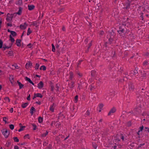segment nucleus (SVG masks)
<instances>
[{"instance_id": "obj_1", "label": "nucleus", "mask_w": 149, "mask_h": 149, "mask_svg": "<svg viewBox=\"0 0 149 149\" xmlns=\"http://www.w3.org/2000/svg\"><path fill=\"white\" fill-rule=\"evenodd\" d=\"M139 104L135 108L132 112L134 115L136 114L138 112H140L141 107H139Z\"/></svg>"}, {"instance_id": "obj_2", "label": "nucleus", "mask_w": 149, "mask_h": 149, "mask_svg": "<svg viewBox=\"0 0 149 149\" xmlns=\"http://www.w3.org/2000/svg\"><path fill=\"white\" fill-rule=\"evenodd\" d=\"M1 131L4 136L6 138H7L9 135V132H8L7 130L4 129L2 130Z\"/></svg>"}, {"instance_id": "obj_3", "label": "nucleus", "mask_w": 149, "mask_h": 149, "mask_svg": "<svg viewBox=\"0 0 149 149\" xmlns=\"http://www.w3.org/2000/svg\"><path fill=\"white\" fill-rule=\"evenodd\" d=\"M7 16L6 20L8 22H9L12 20L13 18V15L12 14L8 13Z\"/></svg>"}, {"instance_id": "obj_4", "label": "nucleus", "mask_w": 149, "mask_h": 149, "mask_svg": "<svg viewBox=\"0 0 149 149\" xmlns=\"http://www.w3.org/2000/svg\"><path fill=\"white\" fill-rule=\"evenodd\" d=\"M28 24L26 22H24L23 24H21L19 26L20 28L23 30L25 29L28 26Z\"/></svg>"}, {"instance_id": "obj_5", "label": "nucleus", "mask_w": 149, "mask_h": 149, "mask_svg": "<svg viewBox=\"0 0 149 149\" xmlns=\"http://www.w3.org/2000/svg\"><path fill=\"white\" fill-rule=\"evenodd\" d=\"M124 29H123L121 27H120L119 28V29L118 31V32L120 36H123L124 35Z\"/></svg>"}, {"instance_id": "obj_6", "label": "nucleus", "mask_w": 149, "mask_h": 149, "mask_svg": "<svg viewBox=\"0 0 149 149\" xmlns=\"http://www.w3.org/2000/svg\"><path fill=\"white\" fill-rule=\"evenodd\" d=\"M128 88L130 91H132L134 89V85L132 83H130L129 84Z\"/></svg>"}, {"instance_id": "obj_7", "label": "nucleus", "mask_w": 149, "mask_h": 149, "mask_svg": "<svg viewBox=\"0 0 149 149\" xmlns=\"http://www.w3.org/2000/svg\"><path fill=\"white\" fill-rule=\"evenodd\" d=\"M9 80L12 85L14 84V77L13 75H10L9 77Z\"/></svg>"}, {"instance_id": "obj_8", "label": "nucleus", "mask_w": 149, "mask_h": 149, "mask_svg": "<svg viewBox=\"0 0 149 149\" xmlns=\"http://www.w3.org/2000/svg\"><path fill=\"white\" fill-rule=\"evenodd\" d=\"M44 86V84L42 81H40L38 84V87L40 89H41Z\"/></svg>"}, {"instance_id": "obj_9", "label": "nucleus", "mask_w": 149, "mask_h": 149, "mask_svg": "<svg viewBox=\"0 0 149 149\" xmlns=\"http://www.w3.org/2000/svg\"><path fill=\"white\" fill-rule=\"evenodd\" d=\"M116 111V109L115 108H113L110 110L109 113H108V115L110 116L111 114L112 113H114Z\"/></svg>"}, {"instance_id": "obj_10", "label": "nucleus", "mask_w": 149, "mask_h": 149, "mask_svg": "<svg viewBox=\"0 0 149 149\" xmlns=\"http://www.w3.org/2000/svg\"><path fill=\"white\" fill-rule=\"evenodd\" d=\"M21 40L20 39H17L16 41V44L18 47H20L21 45Z\"/></svg>"}, {"instance_id": "obj_11", "label": "nucleus", "mask_w": 149, "mask_h": 149, "mask_svg": "<svg viewBox=\"0 0 149 149\" xmlns=\"http://www.w3.org/2000/svg\"><path fill=\"white\" fill-rule=\"evenodd\" d=\"M69 79L72 80L74 77V75L73 73L72 72H70L69 73Z\"/></svg>"}, {"instance_id": "obj_12", "label": "nucleus", "mask_w": 149, "mask_h": 149, "mask_svg": "<svg viewBox=\"0 0 149 149\" xmlns=\"http://www.w3.org/2000/svg\"><path fill=\"white\" fill-rule=\"evenodd\" d=\"M32 65V63L29 62L27 63L26 64V68H30Z\"/></svg>"}, {"instance_id": "obj_13", "label": "nucleus", "mask_w": 149, "mask_h": 149, "mask_svg": "<svg viewBox=\"0 0 149 149\" xmlns=\"http://www.w3.org/2000/svg\"><path fill=\"white\" fill-rule=\"evenodd\" d=\"M35 109L33 107H32L31 108L30 111V113L31 115H33L34 111H35Z\"/></svg>"}, {"instance_id": "obj_14", "label": "nucleus", "mask_w": 149, "mask_h": 149, "mask_svg": "<svg viewBox=\"0 0 149 149\" xmlns=\"http://www.w3.org/2000/svg\"><path fill=\"white\" fill-rule=\"evenodd\" d=\"M28 9L29 10H31L35 8V6L33 5H29L28 6Z\"/></svg>"}, {"instance_id": "obj_15", "label": "nucleus", "mask_w": 149, "mask_h": 149, "mask_svg": "<svg viewBox=\"0 0 149 149\" xmlns=\"http://www.w3.org/2000/svg\"><path fill=\"white\" fill-rule=\"evenodd\" d=\"M28 103H23L21 105L22 107L23 108H26L28 105Z\"/></svg>"}, {"instance_id": "obj_16", "label": "nucleus", "mask_w": 149, "mask_h": 149, "mask_svg": "<svg viewBox=\"0 0 149 149\" xmlns=\"http://www.w3.org/2000/svg\"><path fill=\"white\" fill-rule=\"evenodd\" d=\"M22 3V0H18L16 2V3L19 6L21 5Z\"/></svg>"}, {"instance_id": "obj_17", "label": "nucleus", "mask_w": 149, "mask_h": 149, "mask_svg": "<svg viewBox=\"0 0 149 149\" xmlns=\"http://www.w3.org/2000/svg\"><path fill=\"white\" fill-rule=\"evenodd\" d=\"M22 9V8L21 7H19V11L17 13V14L19 15H20L21 14Z\"/></svg>"}, {"instance_id": "obj_18", "label": "nucleus", "mask_w": 149, "mask_h": 149, "mask_svg": "<svg viewBox=\"0 0 149 149\" xmlns=\"http://www.w3.org/2000/svg\"><path fill=\"white\" fill-rule=\"evenodd\" d=\"M9 37L10 38V40L11 41V42L12 43H14L15 42V40L14 38L12 37L11 35H10Z\"/></svg>"}, {"instance_id": "obj_19", "label": "nucleus", "mask_w": 149, "mask_h": 149, "mask_svg": "<svg viewBox=\"0 0 149 149\" xmlns=\"http://www.w3.org/2000/svg\"><path fill=\"white\" fill-rule=\"evenodd\" d=\"M48 132L47 131H46V132L41 134V136L42 137H45L48 134Z\"/></svg>"}, {"instance_id": "obj_20", "label": "nucleus", "mask_w": 149, "mask_h": 149, "mask_svg": "<svg viewBox=\"0 0 149 149\" xmlns=\"http://www.w3.org/2000/svg\"><path fill=\"white\" fill-rule=\"evenodd\" d=\"M35 95H36V96L37 97H40V98H42V95L40 93H35Z\"/></svg>"}, {"instance_id": "obj_21", "label": "nucleus", "mask_w": 149, "mask_h": 149, "mask_svg": "<svg viewBox=\"0 0 149 149\" xmlns=\"http://www.w3.org/2000/svg\"><path fill=\"white\" fill-rule=\"evenodd\" d=\"M25 127H26L25 126H21L20 127V128L19 130L18 131L19 132H20L21 131L23 130L24 128H25Z\"/></svg>"}, {"instance_id": "obj_22", "label": "nucleus", "mask_w": 149, "mask_h": 149, "mask_svg": "<svg viewBox=\"0 0 149 149\" xmlns=\"http://www.w3.org/2000/svg\"><path fill=\"white\" fill-rule=\"evenodd\" d=\"M32 32V31L31 30L30 28H28L27 30V35H29Z\"/></svg>"}, {"instance_id": "obj_23", "label": "nucleus", "mask_w": 149, "mask_h": 149, "mask_svg": "<svg viewBox=\"0 0 149 149\" xmlns=\"http://www.w3.org/2000/svg\"><path fill=\"white\" fill-rule=\"evenodd\" d=\"M46 69V67L45 65H42L41 66L40 68V70H45Z\"/></svg>"}, {"instance_id": "obj_24", "label": "nucleus", "mask_w": 149, "mask_h": 149, "mask_svg": "<svg viewBox=\"0 0 149 149\" xmlns=\"http://www.w3.org/2000/svg\"><path fill=\"white\" fill-rule=\"evenodd\" d=\"M17 83L18 84L19 86V89H21L22 88H23L24 85L22 84L20 82H19V81H17Z\"/></svg>"}, {"instance_id": "obj_25", "label": "nucleus", "mask_w": 149, "mask_h": 149, "mask_svg": "<svg viewBox=\"0 0 149 149\" xmlns=\"http://www.w3.org/2000/svg\"><path fill=\"white\" fill-rule=\"evenodd\" d=\"M13 139L15 142H19V139L17 137H14L13 138Z\"/></svg>"}, {"instance_id": "obj_26", "label": "nucleus", "mask_w": 149, "mask_h": 149, "mask_svg": "<svg viewBox=\"0 0 149 149\" xmlns=\"http://www.w3.org/2000/svg\"><path fill=\"white\" fill-rule=\"evenodd\" d=\"M10 33L11 35H12L13 36H15L17 35V33L15 31H12Z\"/></svg>"}, {"instance_id": "obj_27", "label": "nucleus", "mask_w": 149, "mask_h": 149, "mask_svg": "<svg viewBox=\"0 0 149 149\" xmlns=\"http://www.w3.org/2000/svg\"><path fill=\"white\" fill-rule=\"evenodd\" d=\"M49 110L52 112L54 111V107L53 105H52L50 106Z\"/></svg>"}, {"instance_id": "obj_28", "label": "nucleus", "mask_w": 149, "mask_h": 149, "mask_svg": "<svg viewBox=\"0 0 149 149\" xmlns=\"http://www.w3.org/2000/svg\"><path fill=\"white\" fill-rule=\"evenodd\" d=\"M52 145L50 144H49L48 146L45 149H51L52 148Z\"/></svg>"}, {"instance_id": "obj_29", "label": "nucleus", "mask_w": 149, "mask_h": 149, "mask_svg": "<svg viewBox=\"0 0 149 149\" xmlns=\"http://www.w3.org/2000/svg\"><path fill=\"white\" fill-rule=\"evenodd\" d=\"M39 122L41 123L42 122L43 119L41 117H39L38 118Z\"/></svg>"}, {"instance_id": "obj_30", "label": "nucleus", "mask_w": 149, "mask_h": 149, "mask_svg": "<svg viewBox=\"0 0 149 149\" xmlns=\"http://www.w3.org/2000/svg\"><path fill=\"white\" fill-rule=\"evenodd\" d=\"M140 15H141V16H140V17L141 18L142 20H143L144 19L143 18V13H141L140 14Z\"/></svg>"}, {"instance_id": "obj_31", "label": "nucleus", "mask_w": 149, "mask_h": 149, "mask_svg": "<svg viewBox=\"0 0 149 149\" xmlns=\"http://www.w3.org/2000/svg\"><path fill=\"white\" fill-rule=\"evenodd\" d=\"M52 51L53 52H54L55 51V46H54V45L53 44H52Z\"/></svg>"}, {"instance_id": "obj_32", "label": "nucleus", "mask_w": 149, "mask_h": 149, "mask_svg": "<svg viewBox=\"0 0 149 149\" xmlns=\"http://www.w3.org/2000/svg\"><path fill=\"white\" fill-rule=\"evenodd\" d=\"M39 66L40 65L39 63H36L35 66V69H38L39 68Z\"/></svg>"}, {"instance_id": "obj_33", "label": "nucleus", "mask_w": 149, "mask_h": 149, "mask_svg": "<svg viewBox=\"0 0 149 149\" xmlns=\"http://www.w3.org/2000/svg\"><path fill=\"white\" fill-rule=\"evenodd\" d=\"M10 128L12 130H13L14 128V125L13 124L10 125H9Z\"/></svg>"}, {"instance_id": "obj_34", "label": "nucleus", "mask_w": 149, "mask_h": 149, "mask_svg": "<svg viewBox=\"0 0 149 149\" xmlns=\"http://www.w3.org/2000/svg\"><path fill=\"white\" fill-rule=\"evenodd\" d=\"M25 79L26 81H29L30 83V82H31V79L29 78L28 77H25Z\"/></svg>"}, {"instance_id": "obj_35", "label": "nucleus", "mask_w": 149, "mask_h": 149, "mask_svg": "<svg viewBox=\"0 0 149 149\" xmlns=\"http://www.w3.org/2000/svg\"><path fill=\"white\" fill-rule=\"evenodd\" d=\"M32 126L33 127V130H36V128H37V126L36 125L34 124H32Z\"/></svg>"}, {"instance_id": "obj_36", "label": "nucleus", "mask_w": 149, "mask_h": 149, "mask_svg": "<svg viewBox=\"0 0 149 149\" xmlns=\"http://www.w3.org/2000/svg\"><path fill=\"white\" fill-rule=\"evenodd\" d=\"M13 53L12 51H9L8 52V54L10 56H11L13 55Z\"/></svg>"}, {"instance_id": "obj_37", "label": "nucleus", "mask_w": 149, "mask_h": 149, "mask_svg": "<svg viewBox=\"0 0 149 149\" xmlns=\"http://www.w3.org/2000/svg\"><path fill=\"white\" fill-rule=\"evenodd\" d=\"M12 66L13 67H14L15 69H18L19 68L18 66L16 65H13Z\"/></svg>"}, {"instance_id": "obj_38", "label": "nucleus", "mask_w": 149, "mask_h": 149, "mask_svg": "<svg viewBox=\"0 0 149 149\" xmlns=\"http://www.w3.org/2000/svg\"><path fill=\"white\" fill-rule=\"evenodd\" d=\"M127 125L128 127L132 125L131 122L129 121L127 123Z\"/></svg>"}, {"instance_id": "obj_39", "label": "nucleus", "mask_w": 149, "mask_h": 149, "mask_svg": "<svg viewBox=\"0 0 149 149\" xmlns=\"http://www.w3.org/2000/svg\"><path fill=\"white\" fill-rule=\"evenodd\" d=\"M120 141V140L119 138H116L114 139V142L118 143Z\"/></svg>"}, {"instance_id": "obj_40", "label": "nucleus", "mask_w": 149, "mask_h": 149, "mask_svg": "<svg viewBox=\"0 0 149 149\" xmlns=\"http://www.w3.org/2000/svg\"><path fill=\"white\" fill-rule=\"evenodd\" d=\"M71 88H72L74 86V84L75 83L74 81H72L71 82Z\"/></svg>"}, {"instance_id": "obj_41", "label": "nucleus", "mask_w": 149, "mask_h": 149, "mask_svg": "<svg viewBox=\"0 0 149 149\" xmlns=\"http://www.w3.org/2000/svg\"><path fill=\"white\" fill-rule=\"evenodd\" d=\"M3 42L1 40H0V48H2Z\"/></svg>"}, {"instance_id": "obj_42", "label": "nucleus", "mask_w": 149, "mask_h": 149, "mask_svg": "<svg viewBox=\"0 0 149 149\" xmlns=\"http://www.w3.org/2000/svg\"><path fill=\"white\" fill-rule=\"evenodd\" d=\"M148 64V62H147L146 61H144L143 63V65L145 66L147 65Z\"/></svg>"}, {"instance_id": "obj_43", "label": "nucleus", "mask_w": 149, "mask_h": 149, "mask_svg": "<svg viewBox=\"0 0 149 149\" xmlns=\"http://www.w3.org/2000/svg\"><path fill=\"white\" fill-rule=\"evenodd\" d=\"M143 127L142 125L141 127H139V131L140 132L142 131V130H143Z\"/></svg>"}, {"instance_id": "obj_44", "label": "nucleus", "mask_w": 149, "mask_h": 149, "mask_svg": "<svg viewBox=\"0 0 149 149\" xmlns=\"http://www.w3.org/2000/svg\"><path fill=\"white\" fill-rule=\"evenodd\" d=\"M83 61V60H80L79 61V62L78 63V64H77V66L78 67H79V65H80L81 63Z\"/></svg>"}, {"instance_id": "obj_45", "label": "nucleus", "mask_w": 149, "mask_h": 149, "mask_svg": "<svg viewBox=\"0 0 149 149\" xmlns=\"http://www.w3.org/2000/svg\"><path fill=\"white\" fill-rule=\"evenodd\" d=\"M56 90L57 91H59V87L58 86V84H56Z\"/></svg>"}, {"instance_id": "obj_46", "label": "nucleus", "mask_w": 149, "mask_h": 149, "mask_svg": "<svg viewBox=\"0 0 149 149\" xmlns=\"http://www.w3.org/2000/svg\"><path fill=\"white\" fill-rule=\"evenodd\" d=\"M5 100H6L8 102H10V100L8 97H6L5 98Z\"/></svg>"}, {"instance_id": "obj_47", "label": "nucleus", "mask_w": 149, "mask_h": 149, "mask_svg": "<svg viewBox=\"0 0 149 149\" xmlns=\"http://www.w3.org/2000/svg\"><path fill=\"white\" fill-rule=\"evenodd\" d=\"M120 137L121 139H122L123 141L124 140V137L122 134H120Z\"/></svg>"}, {"instance_id": "obj_48", "label": "nucleus", "mask_w": 149, "mask_h": 149, "mask_svg": "<svg viewBox=\"0 0 149 149\" xmlns=\"http://www.w3.org/2000/svg\"><path fill=\"white\" fill-rule=\"evenodd\" d=\"M90 114V113L89 111H88V110H87L86 113V115L87 116H89Z\"/></svg>"}, {"instance_id": "obj_49", "label": "nucleus", "mask_w": 149, "mask_h": 149, "mask_svg": "<svg viewBox=\"0 0 149 149\" xmlns=\"http://www.w3.org/2000/svg\"><path fill=\"white\" fill-rule=\"evenodd\" d=\"M78 96L76 95L74 97V99L75 101V102H76L78 100Z\"/></svg>"}, {"instance_id": "obj_50", "label": "nucleus", "mask_w": 149, "mask_h": 149, "mask_svg": "<svg viewBox=\"0 0 149 149\" xmlns=\"http://www.w3.org/2000/svg\"><path fill=\"white\" fill-rule=\"evenodd\" d=\"M77 74L80 77H81L82 76V74L79 72H78L77 73Z\"/></svg>"}, {"instance_id": "obj_51", "label": "nucleus", "mask_w": 149, "mask_h": 149, "mask_svg": "<svg viewBox=\"0 0 149 149\" xmlns=\"http://www.w3.org/2000/svg\"><path fill=\"white\" fill-rule=\"evenodd\" d=\"M29 135L28 134H26L24 136V138L25 139L26 138H29Z\"/></svg>"}, {"instance_id": "obj_52", "label": "nucleus", "mask_w": 149, "mask_h": 149, "mask_svg": "<svg viewBox=\"0 0 149 149\" xmlns=\"http://www.w3.org/2000/svg\"><path fill=\"white\" fill-rule=\"evenodd\" d=\"M145 145V143H143V144H140L139 145L138 148H141V147L142 146H144Z\"/></svg>"}, {"instance_id": "obj_53", "label": "nucleus", "mask_w": 149, "mask_h": 149, "mask_svg": "<svg viewBox=\"0 0 149 149\" xmlns=\"http://www.w3.org/2000/svg\"><path fill=\"white\" fill-rule=\"evenodd\" d=\"M26 144V142H23V143H19V145H20V146H22L23 145H25Z\"/></svg>"}, {"instance_id": "obj_54", "label": "nucleus", "mask_w": 149, "mask_h": 149, "mask_svg": "<svg viewBox=\"0 0 149 149\" xmlns=\"http://www.w3.org/2000/svg\"><path fill=\"white\" fill-rule=\"evenodd\" d=\"M103 106V105L102 104H100L99 107L100 109H102Z\"/></svg>"}, {"instance_id": "obj_55", "label": "nucleus", "mask_w": 149, "mask_h": 149, "mask_svg": "<svg viewBox=\"0 0 149 149\" xmlns=\"http://www.w3.org/2000/svg\"><path fill=\"white\" fill-rule=\"evenodd\" d=\"M30 95L29 94L28 97L27 98V99L28 100H30Z\"/></svg>"}, {"instance_id": "obj_56", "label": "nucleus", "mask_w": 149, "mask_h": 149, "mask_svg": "<svg viewBox=\"0 0 149 149\" xmlns=\"http://www.w3.org/2000/svg\"><path fill=\"white\" fill-rule=\"evenodd\" d=\"M12 43L11 44H10V46H9V47L7 46V47H6V49H9V48H10V47H11L12 46Z\"/></svg>"}, {"instance_id": "obj_57", "label": "nucleus", "mask_w": 149, "mask_h": 149, "mask_svg": "<svg viewBox=\"0 0 149 149\" xmlns=\"http://www.w3.org/2000/svg\"><path fill=\"white\" fill-rule=\"evenodd\" d=\"M7 25L8 26H10V27H11V26H12V24H10V23H7Z\"/></svg>"}, {"instance_id": "obj_58", "label": "nucleus", "mask_w": 149, "mask_h": 149, "mask_svg": "<svg viewBox=\"0 0 149 149\" xmlns=\"http://www.w3.org/2000/svg\"><path fill=\"white\" fill-rule=\"evenodd\" d=\"M6 117H4L3 118V120L6 123Z\"/></svg>"}, {"instance_id": "obj_59", "label": "nucleus", "mask_w": 149, "mask_h": 149, "mask_svg": "<svg viewBox=\"0 0 149 149\" xmlns=\"http://www.w3.org/2000/svg\"><path fill=\"white\" fill-rule=\"evenodd\" d=\"M14 148L15 149H19V148L17 146H14Z\"/></svg>"}, {"instance_id": "obj_60", "label": "nucleus", "mask_w": 149, "mask_h": 149, "mask_svg": "<svg viewBox=\"0 0 149 149\" xmlns=\"http://www.w3.org/2000/svg\"><path fill=\"white\" fill-rule=\"evenodd\" d=\"M6 47H7V46L6 45H4L3 46V50H5L6 49Z\"/></svg>"}, {"instance_id": "obj_61", "label": "nucleus", "mask_w": 149, "mask_h": 149, "mask_svg": "<svg viewBox=\"0 0 149 149\" xmlns=\"http://www.w3.org/2000/svg\"><path fill=\"white\" fill-rule=\"evenodd\" d=\"M47 144L48 143L45 142H44L43 145L44 146H46L47 145Z\"/></svg>"}, {"instance_id": "obj_62", "label": "nucleus", "mask_w": 149, "mask_h": 149, "mask_svg": "<svg viewBox=\"0 0 149 149\" xmlns=\"http://www.w3.org/2000/svg\"><path fill=\"white\" fill-rule=\"evenodd\" d=\"M9 111L10 113H12L13 111V108H12L9 110Z\"/></svg>"}, {"instance_id": "obj_63", "label": "nucleus", "mask_w": 149, "mask_h": 149, "mask_svg": "<svg viewBox=\"0 0 149 149\" xmlns=\"http://www.w3.org/2000/svg\"><path fill=\"white\" fill-rule=\"evenodd\" d=\"M31 43H29L27 45V46L31 48Z\"/></svg>"}, {"instance_id": "obj_64", "label": "nucleus", "mask_w": 149, "mask_h": 149, "mask_svg": "<svg viewBox=\"0 0 149 149\" xmlns=\"http://www.w3.org/2000/svg\"><path fill=\"white\" fill-rule=\"evenodd\" d=\"M36 103L39 105H40L41 104V102L40 101H37L36 102Z\"/></svg>"}]
</instances>
